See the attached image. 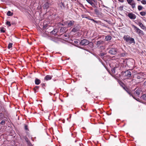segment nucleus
I'll return each instance as SVG.
<instances>
[{"mask_svg": "<svg viewBox=\"0 0 146 146\" xmlns=\"http://www.w3.org/2000/svg\"><path fill=\"white\" fill-rule=\"evenodd\" d=\"M123 39L125 41L130 44L135 43L134 39L133 38L130 37L128 35H125L123 37Z\"/></svg>", "mask_w": 146, "mask_h": 146, "instance_id": "nucleus-1", "label": "nucleus"}, {"mask_svg": "<svg viewBox=\"0 0 146 146\" xmlns=\"http://www.w3.org/2000/svg\"><path fill=\"white\" fill-rule=\"evenodd\" d=\"M132 27L134 29V30L135 31V32L139 35V36H143L144 35V33L139 28L135 26L134 25H132Z\"/></svg>", "mask_w": 146, "mask_h": 146, "instance_id": "nucleus-2", "label": "nucleus"}, {"mask_svg": "<svg viewBox=\"0 0 146 146\" xmlns=\"http://www.w3.org/2000/svg\"><path fill=\"white\" fill-rule=\"evenodd\" d=\"M89 43V41L88 40L84 39L81 40L80 42V44L81 46H85L88 45Z\"/></svg>", "mask_w": 146, "mask_h": 146, "instance_id": "nucleus-3", "label": "nucleus"}, {"mask_svg": "<svg viewBox=\"0 0 146 146\" xmlns=\"http://www.w3.org/2000/svg\"><path fill=\"white\" fill-rule=\"evenodd\" d=\"M117 48H111L109 50V52L111 54L114 55L117 53Z\"/></svg>", "mask_w": 146, "mask_h": 146, "instance_id": "nucleus-4", "label": "nucleus"}, {"mask_svg": "<svg viewBox=\"0 0 146 146\" xmlns=\"http://www.w3.org/2000/svg\"><path fill=\"white\" fill-rule=\"evenodd\" d=\"M128 3L131 5L132 7L134 9L135 7V3L133 0H127Z\"/></svg>", "mask_w": 146, "mask_h": 146, "instance_id": "nucleus-5", "label": "nucleus"}, {"mask_svg": "<svg viewBox=\"0 0 146 146\" xmlns=\"http://www.w3.org/2000/svg\"><path fill=\"white\" fill-rule=\"evenodd\" d=\"M145 75V73L143 72H140L137 73L136 75V78L138 79H140L143 78V77Z\"/></svg>", "mask_w": 146, "mask_h": 146, "instance_id": "nucleus-6", "label": "nucleus"}, {"mask_svg": "<svg viewBox=\"0 0 146 146\" xmlns=\"http://www.w3.org/2000/svg\"><path fill=\"white\" fill-rule=\"evenodd\" d=\"M134 60L132 58L129 59L127 62V65L129 66H131L133 65Z\"/></svg>", "mask_w": 146, "mask_h": 146, "instance_id": "nucleus-7", "label": "nucleus"}, {"mask_svg": "<svg viewBox=\"0 0 146 146\" xmlns=\"http://www.w3.org/2000/svg\"><path fill=\"white\" fill-rule=\"evenodd\" d=\"M127 16L131 19H135L136 18V16L132 13H129Z\"/></svg>", "mask_w": 146, "mask_h": 146, "instance_id": "nucleus-8", "label": "nucleus"}, {"mask_svg": "<svg viewBox=\"0 0 146 146\" xmlns=\"http://www.w3.org/2000/svg\"><path fill=\"white\" fill-rule=\"evenodd\" d=\"M87 2L91 5L93 7L96 8L97 7L94 3H95V0H86Z\"/></svg>", "mask_w": 146, "mask_h": 146, "instance_id": "nucleus-9", "label": "nucleus"}, {"mask_svg": "<svg viewBox=\"0 0 146 146\" xmlns=\"http://www.w3.org/2000/svg\"><path fill=\"white\" fill-rule=\"evenodd\" d=\"M75 21L73 20L68 21L66 22V23L68 27H70L73 26L75 23Z\"/></svg>", "mask_w": 146, "mask_h": 146, "instance_id": "nucleus-10", "label": "nucleus"}, {"mask_svg": "<svg viewBox=\"0 0 146 146\" xmlns=\"http://www.w3.org/2000/svg\"><path fill=\"white\" fill-rule=\"evenodd\" d=\"M131 75V72L129 70H127L125 71L124 73V76L127 77V78H130Z\"/></svg>", "mask_w": 146, "mask_h": 146, "instance_id": "nucleus-11", "label": "nucleus"}, {"mask_svg": "<svg viewBox=\"0 0 146 146\" xmlns=\"http://www.w3.org/2000/svg\"><path fill=\"white\" fill-rule=\"evenodd\" d=\"M51 3L45 2L42 6V7L44 9H47L50 5Z\"/></svg>", "mask_w": 146, "mask_h": 146, "instance_id": "nucleus-12", "label": "nucleus"}, {"mask_svg": "<svg viewBox=\"0 0 146 146\" xmlns=\"http://www.w3.org/2000/svg\"><path fill=\"white\" fill-rule=\"evenodd\" d=\"M123 88L130 95V96H131L134 99L136 100L133 95L132 94L131 91L127 88L124 87Z\"/></svg>", "mask_w": 146, "mask_h": 146, "instance_id": "nucleus-13", "label": "nucleus"}, {"mask_svg": "<svg viewBox=\"0 0 146 146\" xmlns=\"http://www.w3.org/2000/svg\"><path fill=\"white\" fill-rule=\"evenodd\" d=\"M141 92V88H138L134 92V94L136 96H139V95Z\"/></svg>", "mask_w": 146, "mask_h": 146, "instance_id": "nucleus-14", "label": "nucleus"}, {"mask_svg": "<svg viewBox=\"0 0 146 146\" xmlns=\"http://www.w3.org/2000/svg\"><path fill=\"white\" fill-rule=\"evenodd\" d=\"M137 24L139 25L142 29L146 30V27L143 25L141 22H138Z\"/></svg>", "mask_w": 146, "mask_h": 146, "instance_id": "nucleus-15", "label": "nucleus"}, {"mask_svg": "<svg viewBox=\"0 0 146 146\" xmlns=\"http://www.w3.org/2000/svg\"><path fill=\"white\" fill-rule=\"evenodd\" d=\"M58 30L57 29H54L52 31L50 32V34L51 35H55L58 32Z\"/></svg>", "mask_w": 146, "mask_h": 146, "instance_id": "nucleus-16", "label": "nucleus"}, {"mask_svg": "<svg viewBox=\"0 0 146 146\" xmlns=\"http://www.w3.org/2000/svg\"><path fill=\"white\" fill-rule=\"evenodd\" d=\"M79 30V29L77 27H74L72 29V31L74 32H77Z\"/></svg>", "mask_w": 146, "mask_h": 146, "instance_id": "nucleus-17", "label": "nucleus"}, {"mask_svg": "<svg viewBox=\"0 0 146 146\" xmlns=\"http://www.w3.org/2000/svg\"><path fill=\"white\" fill-rule=\"evenodd\" d=\"M103 43L104 41L102 40H100L97 41L96 44L97 46L99 47L100 44H103Z\"/></svg>", "mask_w": 146, "mask_h": 146, "instance_id": "nucleus-18", "label": "nucleus"}, {"mask_svg": "<svg viewBox=\"0 0 146 146\" xmlns=\"http://www.w3.org/2000/svg\"><path fill=\"white\" fill-rule=\"evenodd\" d=\"M51 79V77L50 76L47 75L44 78V80H48Z\"/></svg>", "mask_w": 146, "mask_h": 146, "instance_id": "nucleus-19", "label": "nucleus"}, {"mask_svg": "<svg viewBox=\"0 0 146 146\" xmlns=\"http://www.w3.org/2000/svg\"><path fill=\"white\" fill-rule=\"evenodd\" d=\"M111 39V37L110 35H107L106 36L105 39L106 41L110 40Z\"/></svg>", "mask_w": 146, "mask_h": 146, "instance_id": "nucleus-20", "label": "nucleus"}, {"mask_svg": "<svg viewBox=\"0 0 146 146\" xmlns=\"http://www.w3.org/2000/svg\"><path fill=\"white\" fill-rule=\"evenodd\" d=\"M35 84L36 85H38L40 83V81L37 78H36L35 81Z\"/></svg>", "mask_w": 146, "mask_h": 146, "instance_id": "nucleus-21", "label": "nucleus"}, {"mask_svg": "<svg viewBox=\"0 0 146 146\" xmlns=\"http://www.w3.org/2000/svg\"><path fill=\"white\" fill-rule=\"evenodd\" d=\"M94 12L97 15H99L100 14V13L99 10L97 9H95Z\"/></svg>", "mask_w": 146, "mask_h": 146, "instance_id": "nucleus-22", "label": "nucleus"}, {"mask_svg": "<svg viewBox=\"0 0 146 146\" xmlns=\"http://www.w3.org/2000/svg\"><path fill=\"white\" fill-rule=\"evenodd\" d=\"M13 14V13L10 11H8L7 13V15L8 16H11Z\"/></svg>", "mask_w": 146, "mask_h": 146, "instance_id": "nucleus-23", "label": "nucleus"}, {"mask_svg": "<svg viewBox=\"0 0 146 146\" xmlns=\"http://www.w3.org/2000/svg\"><path fill=\"white\" fill-rule=\"evenodd\" d=\"M6 121L5 119H4L3 120H2L1 121V122L0 123V124L3 125L5 124V122Z\"/></svg>", "mask_w": 146, "mask_h": 146, "instance_id": "nucleus-24", "label": "nucleus"}, {"mask_svg": "<svg viewBox=\"0 0 146 146\" xmlns=\"http://www.w3.org/2000/svg\"><path fill=\"white\" fill-rule=\"evenodd\" d=\"M141 98L143 100L146 101V94H143L141 97Z\"/></svg>", "mask_w": 146, "mask_h": 146, "instance_id": "nucleus-25", "label": "nucleus"}, {"mask_svg": "<svg viewBox=\"0 0 146 146\" xmlns=\"http://www.w3.org/2000/svg\"><path fill=\"white\" fill-rule=\"evenodd\" d=\"M13 44L12 43H10L8 46V49H10L12 47Z\"/></svg>", "mask_w": 146, "mask_h": 146, "instance_id": "nucleus-26", "label": "nucleus"}, {"mask_svg": "<svg viewBox=\"0 0 146 146\" xmlns=\"http://www.w3.org/2000/svg\"><path fill=\"white\" fill-rule=\"evenodd\" d=\"M140 13L142 16H145L146 14V12L144 11L141 12H140Z\"/></svg>", "mask_w": 146, "mask_h": 146, "instance_id": "nucleus-27", "label": "nucleus"}, {"mask_svg": "<svg viewBox=\"0 0 146 146\" xmlns=\"http://www.w3.org/2000/svg\"><path fill=\"white\" fill-rule=\"evenodd\" d=\"M6 25H8L9 27L11 25L10 22V21H7L6 22Z\"/></svg>", "mask_w": 146, "mask_h": 146, "instance_id": "nucleus-28", "label": "nucleus"}, {"mask_svg": "<svg viewBox=\"0 0 146 146\" xmlns=\"http://www.w3.org/2000/svg\"><path fill=\"white\" fill-rule=\"evenodd\" d=\"M143 8V7L141 5H139L138 7V9L140 11L142 10Z\"/></svg>", "mask_w": 146, "mask_h": 146, "instance_id": "nucleus-29", "label": "nucleus"}, {"mask_svg": "<svg viewBox=\"0 0 146 146\" xmlns=\"http://www.w3.org/2000/svg\"><path fill=\"white\" fill-rule=\"evenodd\" d=\"M126 54V52L122 53H121L120 56L122 57H124L125 56Z\"/></svg>", "mask_w": 146, "mask_h": 146, "instance_id": "nucleus-30", "label": "nucleus"}, {"mask_svg": "<svg viewBox=\"0 0 146 146\" xmlns=\"http://www.w3.org/2000/svg\"><path fill=\"white\" fill-rule=\"evenodd\" d=\"M39 88V86H36L34 88V90L35 93H36V90L37 89H38Z\"/></svg>", "mask_w": 146, "mask_h": 146, "instance_id": "nucleus-31", "label": "nucleus"}, {"mask_svg": "<svg viewBox=\"0 0 146 146\" xmlns=\"http://www.w3.org/2000/svg\"><path fill=\"white\" fill-rule=\"evenodd\" d=\"M5 29L4 28H2L1 29V33H4L5 32Z\"/></svg>", "mask_w": 146, "mask_h": 146, "instance_id": "nucleus-32", "label": "nucleus"}, {"mask_svg": "<svg viewBox=\"0 0 146 146\" xmlns=\"http://www.w3.org/2000/svg\"><path fill=\"white\" fill-rule=\"evenodd\" d=\"M4 117V115L2 113H0V119H2Z\"/></svg>", "mask_w": 146, "mask_h": 146, "instance_id": "nucleus-33", "label": "nucleus"}, {"mask_svg": "<svg viewBox=\"0 0 146 146\" xmlns=\"http://www.w3.org/2000/svg\"><path fill=\"white\" fill-rule=\"evenodd\" d=\"M27 143L28 146H33L30 141L27 142Z\"/></svg>", "mask_w": 146, "mask_h": 146, "instance_id": "nucleus-34", "label": "nucleus"}, {"mask_svg": "<svg viewBox=\"0 0 146 146\" xmlns=\"http://www.w3.org/2000/svg\"><path fill=\"white\" fill-rule=\"evenodd\" d=\"M142 4L144 5L146 4V1L145 0H143L141 1Z\"/></svg>", "mask_w": 146, "mask_h": 146, "instance_id": "nucleus-35", "label": "nucleus"}, {"mask_svg": "<svg viewBox=\"0 0 146 146\" xmlns=\"http://www.w3.org/2000/svg\"><path fill=\"white\" fill-rule=\"evenodd\" d=\"M79 42H80V41H79V40H75L74 41V43H75L76 44L78 43H79Z\"/></svg>", "mask_w": 146, "mask_h": 146, "instance_id": "nucleus-36", "label": "nucleus"}, {"mask_svg": "<svg viewBox=\"0 0 146 146\" xmlns=\"http://www.w3.org/2000/svg\"><path fill=\"white\" fill-rule=\"evenodd\" d=\"M45 2L51 3L50 0H44Z\"/></svg>", "mask_w": 146, "mask_h": 146, "instance_id": "nucleus-37", "label": "nucleus"}, {"mask_svg": "<svg viewBox=\"0 0 146 146\" xmlns=\"http://www.w3.org/2000/svg\"><path fill=\"white\" fill-rule=\"evenodd\" d=\"M60 7L62 8V7H64V4L63 3H60Z\"/></svg>", "mask_w": 146, "mask_h": 146, "instance_id": "nucleus-38", "label": "nucleus"}, {"mask_svg": "<svg viewBox=\"0 0 146 146\" xmlns=\"http://www.w3.org/2000/svg\"><path fill=\"white\" fill-rule=\"evenodd\" d=\"M115 69H116V68H114L112 70V71L113 73H115Z\"/></svg>", "mask_w": 146, "mask_h": 146, "instance_id": "nucleus-39", "label": "nucleus"}, {"mask_svg": "<svg viewBox=\"0 0 146 146\" xmlns=\"http://www.w3.org/2000/svg\"><path fill=\"white\" fill-rule=\"evenodd\" d=\"M143 85L145 86H146V80L144 82Z\"/></svg>", "mask_w": 146, "mask_h": 146, "instance_id": "nucleus-40", "label": "nucleus"}, {"mask_svg": "<svg viewBox=\"0 0 146 146\" xmlns=\"http://www.w3.org/2000/svg\"><path fill=\"white\" fill-rule=\"evenodd\" d=\"M25 139L27 143V142H28V141H30L29 140H28V139L27 137H26L25 138Z\"/></svg>", "mask_w": 146, "mask_h": 146, "instance_id": "nucleus-41", "label": "nucleus"}, {"mask_svg": "<svg viewBox=\"0 0 146 146\" xmlns=\"http://www.w3.org/2000/svg\"><path fill=\"white\" fill-rule=\"evenodd\" d=\"M24 127L25 128H27V127H28V126L27 124H25L24 125Z\"/></svg>", "mask_w": 146, "mask_h": 146, "instance_id": "nucleus-42", "label": "nucleus"}, {"mask_svg": "<svg viewBox=\"0 0 146 146\" xmlns=\"http://www.w3.org/2000/svg\"><path fill=\"white\" fill-rule=\"evenodd\" d=\"M101 56H103L104 55V53H102L101 54Z\"/></svg>", "mask_w": 146, "mask_h": 146, "instance_id": "nucleus-43", "label": "nucleus"}, {"mask_svg": "<svg viewBox=\"0 0 146 146\" xmlns=\"http://www.w3.org/2000/svg\"><path fill=\"white\" fill-rule=\"evenodd\" d=\"M43 28L44 29H45L46 28V25H44L43 27Z\"/></svg>", "mask_w": 146, "mask_h": 146, "instance_id": "nucleus-44", "label": "nucleus"}, {"mask_svg": "<svg viewBox=\"0 0 146 146\" xmlns=\"http://www.w3.org/2000/svg\"><path fill=\"white\" fill-rule=\"evenodd\" d=\"M25 130L26 131H27L29 130L28 128H25Z\"/></svg>", "mask_w": 146, "mask_h": 146, "instance_id": "nucleus-45", "label": "nucleus"}, {"mask_svg": "<svg viewBox=\"0 0 146 146\" xmlns=\"http://www.w3.org/2000/svg\"><path fill=\"white\" fill-rule=\"evenodd\" d=\"M119 0V1H120V2H123V0Z\"/></svg>", "mask_w": 146, "mask_h": 146, "instance_id": "nucleus-46", "label": "nucleus"}, {"mask_svg": "<svg viewBox=\"0 0 146 146\" xmlns=\"http://www.w3.org/2000/svg\"><path fill=\"white\" fill-rule=\"evenodd\" d=\"M64 119H63V120H62V122L63 123H64Z\"/></svg>", "mask_w": 146, "mask_h": 146, "instance_id": "nucleus-47", "label": "nucleus"}, {"mask_svg": "<svg viewBox=\"0 0 146 146\" xmlns=\"http://www.w3.org/2000/svg\"><path fill=\"white\" fill-rule=\"evenodd\" d=\"M103 6L104 7H106V8H108L106 6H105L104 5H103Z\"/></svg>", "mask_w": 146, "mask_h": 146, "instance_id": "nucleus-48", "label": "nucleus"}, {"mask_svg": "<svg viewBox=\"0 0 146 146\" xmlns=\"http://www.w3.org/2000/svg\"><path fill=\"white\" fill-rule=\"evenodd\" d=\"M26 133H27V135H29V133H28V132H26Z\"/></svg>", "mask_w": 146, "mask_h": 146, "instance_id": "nucleus-49", "label": "nucleus"}, {"mask_svg": "<svg viewBox=\"0 0 146 146\" xmlns=\"http://www.w3.org/2000/svg\"><path fill=\"white\" fill-rule=\"evenodd\" d=\"M76 142H77V140H76L74 142H75V143H76Z\"/></svg>", "mask_w": 146, "mask_h": 146, "instance_id": "nucleus-50", "label": "nucleus"}, {"mask_svg": "<svg viewBox=\"0 0 146 146\" xmlns=\"http://www.w3.org/2000/svg\"><path fill=\"white\" fill-rule=\"evenodd\" d=\"M68 119H69V118H67V120H68Z\"/></svg>", "mask_w": 146, "mask_h": 146, "instance_id": "nucleus-51", "label": "nucleus"}, {"mask_svg": "<svg viewBox=\"0 0 146 146\" xmlns=\"http://www.w3.org/2000/svg\"><path fill=\"white\" fill-rule=\"evenodd\" d=\"M92 21H94V19H92Z\"/></svg>", "mask_w": 146, "mask_h": 146, "instance_id": "nucleus-52", "label": "nucleus"}, {"mask_svg": "<svg viewBox=\"0 0 146 146\" xmlns=\"http://www.w3.org/2000/svg\"><path fill=\"white\" fill-rule=\"evenodd\" d=\"M137 0V1H140V0Z\"/></svg>", "mask_w": 146, "mask_h": 146, "instance_id": "nucleus-53", "label": "nucleus"}, {"mask_svg": "<svg viewBox=\"0 0 146 146\" xmlns=\"http://www.w3.org/2000/svg\"><path fill=\"white\" fill-rule=\"evenodd\" d=\"M145 75H146V73H145Z\"/></svg>", "mask_w": 146, "mask_h": 146, "instance_id": "nucleus-54", "label": "nucleus"}, {"mask_svg": "<svg viewBox=\"0 0 146 146\" xmlns=\"http://www.w3.org/2000/svg\"><path fill=\"white\" fill-rule=\"evenodd\" d=\"M1 128H0V130H1Z\"/></svg>", "mask_w": 146, "mask_h": 146, "instance_id": "nucleus-55", "label": "nucleus"}, {"mask_svg": "<svg viewBox=\"0 0 146 146\" xmlns=\"http://www.w3.org/2000/svg\"><path fill=\"white\" fill-rule=\"evenodd\" d=\"M145 21H146V20H145Z\"/></svg>", "mask_w": 146, "mask_h": 146, "instance_id": "nucleus-56", "label": "nucleus"}]
</instances>
